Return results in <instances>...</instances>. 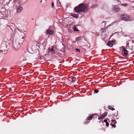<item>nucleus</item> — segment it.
<instances>
[{
  "mask_svg": "<svg viewBox=\"0 0 134 134\" xmlns=\"http://www.w3.org/2000/svg\"><path fill=\"white\" fill-rule=\"evenodd\" d=\"M8 49V46H7V44L5 42L2 43L0 48V52H5V51H7Z\"/></svg>",
  "mask_w": 134,
  "mask_h": 134,
  "instance_id": "f257e3e1",
  "label": "nucleus"
},
{
  "mask_svg": "<svg viewBox=\"0 0 134 134\" xmlns=\"http://www.w3.org/2000/svg\"><path fill=\"white\" fill-rule=\"evenodd\" d=\"M120 18L122 20L125 21H131L132 20L131 18L126 14H122L120 16Z\"/></svg>",
  "mask_w": 134,
  "mask_h": 134,
  "instance_id": "f03ea898",
  "label": "nucleus"
},
{
  "mask_svg": "<svg viewBox=\"0 0 134 134\" xmlns=\"http://www.w3.org/2000/svg\"><path fill=\"white\" fill-rule=\"evenodd\" d=\"M78 6H76L74 8H87L89 7L88 4L83 3L80 4Z\"/></svg>",
  "mask_w": 134,
  "mask_h": 134,
  "instance_id": "7ed1b4c3",
  "label": "nucleus"
},
{
  "mask_svg": "<svg viewBox=\"0 0 134 134\" xmlns=\"http://www.w3.org/2000/svg\"><path fill=\"white\" fill-rule=\"evenodd\" d=\"M121 48L122 49V51L123 55L124 57L127 56L128 55L129 51L126 50L124 47L122 46Z\"/></svg>",
  "mask_w": 134,
  "mask_h": 134,
  "instance_id": "20e7f679",
  "label": "nucleus"
},
{
  "mask_svg": "<svg viewBox=\"0 0 134 134\" xmlns=\"http://www.w3.org/2000/svg\"><path fill=\"white\" fill-rule=\"evenodd\" d=\"M75 11L77 13H84L88 11V9H74Z\"/></svg>",
  "mask_w": 134,
  "mask_h": 134,
  "instance_id": "39448f33",
  "label": "nucleus"
},
{
  "mask_svg": "<svg viewBox=\"0 0 134 134\" xmlns=\"http://www.w3.org/2000/svg\"><path fill=\"white\" fill-rule=\"evenodd\" d=\"M129 43L127 42V43L126 47V48L127 49L129 48L132 51L134 50V46L133 44L131 43V44H130V45H129Z\"/></svg>",
  "mask_w": 134,
  "mask_h": 134,
  "instance_id": "423d86ee",
  "label": "nucleus"
},
{
  "mask_svg": "<svg viewBox=\"0 0 134 134\" xmlns=\"http://www.w3.org/2000/svg\"><path fill=\"white\" fill-rule=\"evenodd\" d=\"M115 41L112 40L109 41L107 43V45L110 47H112L113 45L115 43Z\"/></svg>",
  "mask_w": 134,
  "mask_h": 134,
  "instance_id": "0eeeda50",
  "label": "nucleus"
},
{
  "mask_svg": "<svg viewBox=\"0 0 134 134\" xmlns=\"http://www.w3.org/2000/svg\"><path fill=\"white\" fill-rule=\"evenodd\" d=\"M3 1L2 2V4L4 5V6L7 5L8 6V4H9L10 2V0H2Z\"/></svg>",
  "mask_w": 134,
  "mask_h": 134,
  "instance_id": "6e6552de",
  "label": "nucleus"
},
{
  "mask_svg": "<svg viewBox=\"0 0 134 134\" xmlns=\"http://www.w3.org/2000/svg\"><path fill=\"white\" fill-rule=\"evenodd\" d=\"M97 115L96 114H93L87 118V120H91L94 115Z\"/></svg>",
  "mask_w": 134,
  "mask_h": 134,
  "instance_id": "1a4fd4ad",
  "label": "nucleus"
},
{
  "mask_svg": "<svg viewBox=\"0 0 134 134\" xmlns=\"http://www.w3.org/2000/svg\"><path fill=\"white\" fill-rule=\"evenodd\" d=\"M53 31H52L49 29H48L46 31V33L49 35H52L53 34Z\"/></svg>",
  "mask_w": 134,
  "mask_h": 134,
  "instance_id": "9d476101",
  "label": "nucleus"
},
{
  "mask_svg": "<svg viewBox=\"0 0 134 134\" xmlns=\"http://www.w3.org/2000/svg\"><path fill=\"white\" fill-rule=\"evenodd\" d=\"M53 47H54L53 46L51 49H48L49 52H51V53L52 54L54 53L55 52V51L53 48Z\"/></svg>",
  "mask_w": 134,
  "mask_h": 134,
  "instance_id": "9b49d317",
  "label": "nucleus"
},
{
  "mask_svg": "<svg viewBox=\"0 0 134 134\" xmlns=\"http://www.w3.org/2000/svg\"><path fill=\"white\" fill-rule=\"evenodd\" d=\"M70 15L73 17L75 18H77L79 16V15L78 14H75L71 13Z\"/></svg>",
  "mask_w": 134,
  "mask_h": 134,
  "instance_id": "f8f14e48",
  "label": "nucleus"
},
{
  "mask_svg": "<svg viewBox=\"0 0 134 134\" xmlns=\"http://www.w3.org/2000/svg\"><path fill=\"white\" fill-rule=\"evenodd\" d=\"M76 78L74 77H71V82H75Z\"/></svg>",
  "mask_w": 134,
  "mask_h": 134,
  "instance_id": "ddd939ff",
  "label": "nucleus"
},
{
  "mask_svg": "<svg viewBox=\"0 0 134 134\" xmlns=\"http://www.w3.org/2000/svg\"><path fill=\"white\" fill-rule=\"evenodd\" d=\"M120 10V9H114L113 10V11L114 13H116V12L119 11Z\"/></svg>",
  "mask_w": 134,
  "mask_h": 134,
  "instance_id": "4468645a",
  "label": "nucleus"
},
{
  "mask_svg": "<svg viewBox=\"0 0 134 134\" xmlns=\"http://www.w3.org/2000/svg\"><path fill=\"white\" fill-rule=\"evenodd\" d=\"M107 114V112H105L102 115V116L104 118L105 116H106Z\"/></svg>",
  "mask_w": 134,
  "mask_h": 134,
  "instance_id": "2eb2a0df",
  "label": "nucleus"
},
{
  "mask_svg": "<svg viewBox=\"0 0 134 134\" xmlns=\"http://www.w3.org/2000/svg\"><path fill=\"white\" fill-rule=\"evenodd\" d=\"M98 5L97 4H95L93 5L92 7V8H97L98 7Z\"/></svg>",
  "mask_w": 134,
  "mask_h": 134,
  "instance_id": "dca6fc26",
  "label": "nucleus"
},
{
  "mask_svg": "<svg viewBox=\"0 0 134 134\" xmlns=\"http://www.w3.org/2000/svg\"><path fill=\"white\" fill-rule=\"evenodd\" d=\"M108 108L109 109H110L112 110H115V109L113 108H112L110 106H109L108 107Z\"/></svg>",
  "mask_w": 134,
  "mask_h": 134,
  "instance_id": "f3484780",
  "label": "nucleus"
},
{
  "mask_svg": "<svg viewBox=\"0 0 134 134\" xmlns=\"http://www.w3.org/2000/svg\"><path fill=\"white\" fill-rule=\"evenodd\" d=\"M71 4H67L66 5V8H71Z\"/></svg>",
  "mask_w": 134,
  "mask_h": 134,
  "instance_id": "a211bd4d",
  "label": "nucleus"
},
{
  "mask_svg": "<svg viewBox=\"0 0 134 134\" xmlns=\"http://www.w3.org/2000/svg\"><path fill=\"white\" fill-rule=\"evenodd\" d=\"M82 37H77L76 38V40L77 41H78L80 39H82Z\"/></svg>",
  "mask_w": 134,
  "mask_h": 134,
  "instance_id": "6ab92c4d",
  "label": "nucleus"
},
{
  "mask_svg": "<svg viewBox=\"0 0 134 134\" xmlns=\"http://www.w3.org/2000/svg\"><path fill=\"white\" fill-rule=\"evenodd\" d=\"M73 29L74 31H78V30L77 29L76 26H74Z\"/></svg>",
  "mask_w": 134,
  "mask_h": 134,
  "instance_id": "aec40b11",
  "label": "nucleus"
},
{
  "mask_svg": "<svg viewBox=\"0 0 134 134\" xmlns=\"http://www.w3.org/2000/svg\"><path fill=\"white\" fill-rule=\"evenodd\" d=\"M104 117L102 116V115H101L98 118V119L99 120L100 119H103L104 118Z\"/></svg>",
  "mask_w": 134,
  "mask_h": 134,
  "instance_id": "412c9836",
  "label": "nucleus"
},
{
  "mask_svg": "<svg viewBox=\"0 0 134 134\" xmlns=\"http://www.w3.org/2000/svg\"><path fill=\"white\" fill-rule=\"evenodd\" d=\"M22 11L21 9H17L16 12L17 13H20Z\"/></svg>",
  "mask_w": 134,
  "mask_h": 134,
  "instance_id": "4be33fe9",
  "label": "nucleus"
},
{
  "mask_svg": "<svg viewBox=\"0 0 134 134\" xmlns=\"http://www.w3.org/2000/svg\"><path fill=\"white\" fill-rule=\"evenodd\" d=\"M57 6L58 7H61V5L60 2L57 4Z\"/></svg>",
  "mask_w": 134,
  "mask_h": 134,
  "instance_id": "5701e85b",
  "label": "nucleus"
},
{
  "mask_svg": "<svg viewBox=\"0 0 134 134\" xmlns=\"http://www.w3.org/2000/svg\"><path fill=\"white\" fill-rule=\"evenodd\" d=\"M118 8H119V7L117 5H115L114 6H113V8H115V9Z\"/></svg>",
  "mask_w": 134,
  "mask_h": 134,
  "instance_id": "b1692460",
  "label": "nucleus"
},
{
  "mask_svg": "<svg viewBox=\"0 0 134 134\" xmlns=\"http://www.w3.org/2000/svg\"><path fill=\"white\" fill-rule=\"evenodd\" d=\"M94 92L95 93H97L98 92V90L97 89H95L94 91Z\"/></svg>",
  "mask_w": 134,
  "mask_h": 134,
  "instance_id": "393cba45",
  "label": "nucleus"
},
{
  "mask_svg": "<svg viewBox=\"0 0 134 134\" xmlns=\"http://www.w3.org/2000/svg\"><path fill=\"white\" fill-rule=\"evenodd\" d=\"M121 5L122 6H126L127 5V4L125 3L124 4H122Z\"/></svg>",
  "mask_w": 134,
  "mask_h": 134,
  "instance_id": "a878e982",
  "label": "nucleus"
},
{
  "mask_svg": "<svg viewBox=\"0 0 134 134\" xmlns=\"http://www.w3.org/2000/svg\"><path fill=\"white\" fill-rule=\"evenodd\" d=\"M17 8H16L20 9V8H23V7H21V6H20L19 5V6L18 5L17 6Z\"/></svg>",
  "mask_w": 134,
  "mask_h": 134,
  "instance_id": "bb28decb",
  "label": "nucleus"
},
{
  "mask_svg": "<svg viewBox=\"0 0 134 134\" xmlns=\"http://www.w3.org/2000/svg\"><path fill=\"white\" fill-rule=\"evenodd\" d=\"M106 125L107 127L109 126V124L108 122H106Z\"/></svg>",
  "mask_w": 134,
  "mask_h": 134,
  "instance_id": "cd10ccee",
  "label": "nucleus"
},
{
  "mask_svg": "<svg viewBox=\"0 0 134 134\" xmlns=\"http://www.w3.org/2000/svg\"><path fill=\"white\" fill-rule=\"evenodd\" d=\"M13 2H14L15 3H17L18 4H19V3H18V1H17L16 0H14V1H13Z\"/></svg>",
  "mask_w": 134,
  "mask_h": 134,
  "instance_id": "c85d7f7f",
  "label": "nucleus"
},
{
  "mask_svg": "<svg viewBox=\"0 0 134 134\" xmlns=\"http://www.w3.org/2000/svg\"><path fill=\"white\" fill-rule=\"evenodd\" d=\"M111 125L112 126L114 127H116V125H115L114 124H111Z\"/></svg>",
  "mask_w": 134,
  "mask_h": 134,
  "instance_id": "c756f323",
  "label": "nucleus"
},
{
  "mask_svg": "<svg viewBox=\"0 0 134 134\" xmlns=\"http://www.w3.org/2000/svg\"><path fill=\"white\" fill-rule=\"evenodd\" d=\"M76 51L77 52H80V50L79 49H77V48H76Z\"/></svg>",
  "mask_w": 134,
  "mask_h": 134,
  "instance_id": "7c9ffc66",
  "label": "nucleus"
},
{
  "mask_svg": "<svg viewBox=\"0 0 134 134\" xmlns=\"http://www.w3.org/2000/svg\"><path fill=\"white\" fill-rule=\"evenodd\" d=\"M52 8H53L54 6V3L53 2H52Z\"/></svg>",
  "mask_w": 134,
  "mask_h": 134,
  "instance_id": "2f4dec72",
  "label": "nucleus"
},
{
  "mask_svg": "<svg viewBox=\"0 0 134 134\" xmlns=\"http://www.w3.org/2000/svg\"><path fill=\"white\" fill-rule=\"evenodd\" d=\"M89 122V121H85V122H84V124H87Z\"/></svg>",
  "mask_w": 134,
  "mask_h": 134,
  "instance_id": "473e14b6",
  "label": "nucleus"
},
{
  "mask_svg": "<svg viewBox=\"0 0 134 134\" xmlns=\"http://www.w3.org/2000/svg\"><path fill=\"white\" fill-rule=\"evenodd\" d=\"M107 119H105L104 120V121L105 122V123H106V122H107Z\"/></svg>",
  "mask_w": 134,
  "mask_h": 134,
  "instance_id": "72a5a7b5",
  "label": "nucleus"
},
{
  "mask_svg": "<svg viewBox=\"0 0 134 134\" xmlns=\"http://www.w3.org/2000/svg\"><path fill=\"white\" fill-rule=\"evenodd\" d=\"M132 43L133 44V43H134V40H133L132 41Z\"/></svg>",
  "mask_w": 134,
  "mask_h": 134,
  "instance_id": "f704fd0d",
  "label": "nucleus"
},
{
  "mask_svg": "<svg viewBox=\"0 0 134 134\" xmlns=\"http://www.w3.org/2000/svg\"><path fill=\"white\" fill-rule=\"evenodd\" d=\"M24 37H22V39H23H23L24 38Z\"/></svg>",
  "mask_w": 134,
  "mask_h": 134,
  "instance_id": "c9c22d12",
  "label": "nucleus"
},
{
  "mask_svg": "<svg viewBox=\"0 0 134 134\" xmlns=\"http://www.w3.org/2000/svg\"><path fill=\"white\" fill-rule=\"evenodd\" d=\"M2 8L1 7V6H0V8Z\"/></svg>",
  "mask_w": 134,
  "mask_h": 134,
  "instance_id": "e433bc0d",
  "label": "nucleus"
},
{
  "mask_svg": "<svg viewBox=\"0 0 134 134\" xmlns=\"http://www.w3.org/2000/svg\"><path fill=\"white\" fill-rule=\"evenodd\" d=\"M4 8V9H5V8Z\"/></svg>",
  "mask_w": 134,
  "mask_h": 134,
  "instance_id": "4c0bfd02",
  "label": "nucleus"
},
{
  "mask_svg": "<svg viewBox=\"0 0 134 134\" xmlns=\"http://www.w3.org/2000/svg\"><path fill=\"white\" fill-rule=\"evenodd\" d=\"M46 1L47 0H45Z\"/></svg>",
  "mask_w": 134,
  "mask_h": 134,
  "instance_id": "58836bf2",
  "label": "nucleus"
}]
</instances>
